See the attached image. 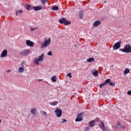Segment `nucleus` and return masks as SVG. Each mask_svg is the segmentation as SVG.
<instances>
[{
    "label": "nucleus",
    "mask_w": 131,
    "mask_h": 131,
    "mask_svg": "<svg viewBox=\"0 0 131 131\" xmlns=\"http://www.w3.org/2000/svg\"><path fill=\"white\" fill-rule=\"evenodd\" d=\"M51 37L45 39V42L41 46V49H46V48H48L51 44Z\"/></svg>",
    "instance_id": "f257e3e1"
},
{
    "label": "nucleus",
    "mask_w": 131,
    "mask_h": 131,
    "mask_svg": "<svg viewBox=\"0 0 131 131\" xmlns=\"http://www.w3.org/2000/svg\"><path fill=\"white\" fill-rule=\"evenodd\" d=\"M119 51H121V52H123V53H131V46L126 45L124 46V49H120Z\"/></svg>",
    "instance_id": "f03ea898"
},
{
    "label": "nucleus",
    "mask_w": 131,
    "mask_h": 131,
    "mask_svg": "<svg viewBox=\"0 0 131 131\" xmlns=\"http://www.w3.org/2000/svg\"><path fill=\"white\" fill-rule=\"evenodd\" d=\"M59 22L60 24H63L66 26L70 25V24H71V21H68V20L66 19V18L64 17H62L59 19Z\"/></svg>",
    "instance_id": "7ed1b4c3"
},
{
    "label": "nucleus",
    "mask_w": 131,
    "mask_h": 131,
    "mask_svg": "<svg viewBox=\"0 0 131 131\" xmlns=\"http://www.w3.org/2000/svg\"><path fill=\"white\" fill-rule=\"evenodd\" d=\"M43 59H45V54H42L41 55L38 56V58L35 59L34 62L36 65H39V62L43 61Z\"/></svg>",
    "instance_id": "20e7f679"
},
{
    "label": "nucleus",
    "mask_w": 131,
    "mask_h": 131,
    "mask_svg": "<svg viewBox=\"0 0 131 131\" xmlns=\"http://www.w3.org/2000/svg\"><path fill=\"white\" fill-rule=\"evenodd\" d=\"M120 47H121V41H118L114 45L113 50L116 51V50L120 49Z\"/></svg>",
    "instance_id": "39448f33"
},
{
    "label": "nucleus",
    "mask_w": 131,
    "mask_h": 131,
    "mask_svg": "<svg viewBox=\"0 0 131 131\" xmlns=\"http://www.w3.org/2000/svg\"><path fill=\"white\" fill-rule=\"evenodd\" d=\"M83 112L80 113L78 114L77 117L75 119L76 122H78L79 121H82V115H83Z\"/></svg>",
    "instance_id": "423d86ee"
},
{
    "label": "nucleus",
    "mask_w": 131,
    "mask_h": 131,
    "mask_svg": "<svg viewBox=\"0 0 131 131\" xmlns=\"http://www.w3.org/2000/svg\"><path fill=\"white\" fill-rule=\"evenodd\" d=\"M55 113H56L57 117H61L62 116V110L59 108H57L55 111Z\"/></svg>",
    "instance_id": "0eeeda50"
},
{
    "label": "nucleus",
    "mask_w": 131,
    "mask_h": 131,
    "mask_svg": "<svg viewBox=\"0 0 131 131\" xmlns=\"http://www.w3.org/2000/svg\"><path fill=\"white\" fill-rule=\"evenodd\" d=\"M8 56V50L5 49L1 54V58H6Z\"/></svg>",
    "instance_id": "6e6552de"
},
{
    "label": "nucleus",
    "mask_w": 131,
    "mask_h": 131,
    "mask_svg": "<svg viewBox=\"0 0 131 131\" xmlns=\"http://www.w3.org/2000/svg\"><path fill=\"white\" fill-rule=\"evenodd\" d=\"M26 45H27L29 47H31L33 48V46H34V43L30 41V40H27Z\"/></svg>",
    "instance_id": "1a4fd4ad"
},
{
    "label": "nucleus",
    "mask_w": 131,
    "mask_h": 131,
    "mask_svg": "<svg viewBox=\"0 0 131 131\" xmlns=\"http://www.w3.org/2000/svg\"><path fill=\"white\" fill-rule=\"evenodd\" d=\"M29 53V51L27 49L23 50L21 52H20V55L21 56H26L27 55V54Z\"/></svg>",
    "instance_id": "9d476101"
},
{
    "label": "nucleus",
    "mask_w": 131,
    "mask_h": 131,
    "mask_svg": "<svg viewBox=\"0 0 131 131\" xmlns=\"http://www.w3.org/2000/svg\"><path fill=\"white\" fill-rule=\"evenodd\" d=\"M121 129L123 128L124 129L125 128V126H123L122 125H116L114 127V129Z\"/></svg>",
    "instance_id": "9b49d317"
},
{
    "label": "nucleus",
    "mask_w": 131,
    "mask_h": 131,
    "mask_svg": "<svg viewBox=\"0 0 131 131\" xmlns=\"http://www.w3.org/2000/svg\"><path fill=\"white\" fill-rule=\"evenodd\" d=\"M30 113H31V114L33 116H35V114H36V108H31L30 110Z\"/></svg>",
    "instance_id": "f8f14e48"
},
{
    "label": "nucleus",
    "mask_w": 131,
    "mask_h": 131,
    "mask_svg": "<svg viewBox=\"0 0 131 131\" xmlns=\"http://www.w3.org/2000/svg\"><path fill=\"white\" fill-rule=\"evenodd\" d=\"M99 127H101L102 130H105V129H106V128L105 127V123H104L103 122H100Z\"/></svg>",
    "instance_id": "ddd939ff"
},
{
    "label": "nucleus",
    "mask_w": 131,
    "mask_h": 131,
    "mask_svg": "<svg viewBox=\"0 0 131 131\" xmlns=\"http://www.w3.org/2000/svg\"><path fill=\"white\" fill-rule=\"evenodd\" d=\"M34 11H40V10L42 9V6H37V7H33Z\"/></svg>",
    "instance_id": "4468645a"
},
{
    "label": "nucleus",
    "mask_w": 131,
    "mask_h": 131,
    "mask_svg": "<svg viewBox=\"0 0 131 131\" xmlns=\"http://www.w3.org/2000/svg\"><path fill=\"white\" fill-rule=\"evenodd\" d=\"M101 25V21L100 20H97L93 24L94 27H97L99 25Z\"/></svg>",
    "instance_id": "2eb2a0df"
},
{
    "label": "nucleus",
    "mask_w": 131,
    "mask_h": 131,
    "mask_svg": "<svg viewBox=\"0 0 131 131\" xmlns=\"http://www.w3.org/2000/svg\"><path fill=\"white\" fill-rule=\"evenodd\" d=\"M109 81H110V80H105V82L104 83L100 84L99 87L100 88V89H102L103 86H105V85H106V84L109 82Z\"/></svg>",
    "instance_id": "dca6fc26"
},
{
    "label": "nucleus",
    "mask_w": 131,
    "mask_h": 131,
    "mask_svg": "<svg viewBox=\"0 0 131 131\" xmlns=\"http://www.w3.org/2000/svg\"><path fill=\"white\" fill-rule=\"evenodd\" d=\"M96 122V121L95 120H93L92 121H90L89 122V125L90 126H91V127H93V126H95V122Z\"/></svg>",
    "instance_id": "f3484780"
},
{
    "label": "nucleus",
    "mask_w": 131,
    "mask_h": 131,
    "mask_svg": "<svg viewBox=\"0 0 131 131\" xmlns=\"http://www.w3.org/2000/svg\"><path fill=\"white\" fill-rule=\"evenodd\" d=\"M106 80H110L108 83L110 84V85H111V86H115V83L114 82H111V80L110 79H107Z\"/></svg>",
    "instance_id": "a211bd4d"
},
{
    "label": "nucleus",
    "mask_w": 131,
    "mask_h": 131,
    "mask_svg": "<svg viewBox=\"0 0 131 131\" xmlns=\"http://www.w3.org/2000/svg\"><path fill=\"white\" fill-rule=\"evenodd\" d=\"M58 101H55L53 102H50V104L51 105V106H56L58 105Z\"/></svg>",
    "instance_id": "6ab92c4d"
},
{
    "label": "nucleus",
    "mask_w": 131,
    "mask_h": 131,
    "mask_svg": "<svg viewBox=\"0 0 131 131\" xmlns=\"http://www.w3.org/2000/svg\"><path fill=\"white\" fill-rule=\"evenodd\" d=\"M23 13V11L22 10H17L16 11V15L17 16H20L21 15V13Z\"/></svg>",
    "instance_id": "aec40b11"
},
{
    "label": "nucleus",
    "mask_w": 131,
    "mask_h": 131,
    "mask_svg": "<svg viewBox=\"0 0 131 131\" xmlns=\"http://www.w3.org/2000/svg\"><path fill=\"white\" fill-rule=\"evenodd\" d=\"M51 80L53 82H56L57 81V76H54L51 78Z\"/></svg>",
    "instance_id": "412c9836"
},
{
    "label": "nucleus",
    "mask_w": 131,
    "mask_h": 131,
    "mask_svg": "<svg viewBox=\"0 0 131 131\" xmlns=\"http://www.w3.org/2000/svg\"><path fill=\"white\" fill-rule=\"evenodd\" d=\"M84 12L83 11H81L79 13V17L80 19H82V16H83Z\"/></svg>",
    "instance_id": "4be33fe9"
},
{
    "label": "nucleus",
    "mask_w": 131,
    "mask_h": 131,
    "mask_svg": "<svg viewBox=\"0 0 131 131\" xmlns=\"http://www.w3.org/2000/svg\"><path fill=\"white\" fill-rule=\"evenodd\" d=\"M94 61H95V58L93 57L87 59V62H94Z\"/></svg>",
    "instance_id": "5701e85b"
},
{
    "label": "nucleus",
    "mask_w": 131,
    "mask_h": 131,
    "mask_svg": "<svg viewBox=\"0 0 131 131\" xmlns=\"http://www.w3.org/2000/svg\"><path fill=\"white\" fill-rule=\"evenodd\" d=\"M51 9L53 10V11H58L59 10V7L57 6H54L52 7Z\"/></svg>",
    "instance_id": "b1692460"
},
{
    "label": "nucleus",
    "mask_w": 131,
    "mask_h": 131,
    "mask_svg": "<svg viewBox=\"0 0 131 131\" xmlns=\"http://www.w3.org/2000/svg\"><path fill=\"white\" fill-rule=\"evenodd\" d=\"M24 71V68L23 67H20L18 68V72H20V73H22Z\"/></svg>",
    "instance_id": "393cba45"
},
{
    "label": "nucleus",
    "mask_w": 131,
    "mask_h": 131,
    "mask_svg": "<svg viewBox=\"0 0 131 131\" xmlns=\"http://www.w3.org/2000/svg\"><path fill=\"white\" fill-rule=\"evenodd\" d=\"M130 72V71H129V69H126L124 71V74H127L128 73H129Z\"/></svg>",
    "instance_id": "a878e982"
},
{
    "label": "nucleus",
    "mask_w": 131,
    "mask_h": 131,
    "mask_svg": "<svg viewBox=\"0 0 131 131\" xmlns=\"http://www.w3.org/2000/svg\"><path fill=\"white\" fill-rule=\"evenodd\" d=\"M98 74H99L98 71H95L93 72V75H94V76H98Z\"/></svg>",
    "instance_id": "bb28decb"
},
{
    "label": "nucleus",
    "mask_w": 131,
    "mask_h": 131,
    "mask_svg": "<svg viewBox=\"0 0 131 131\" xmlns=\"http://www.w3.org/2000/svg\"><path fill=\"white\" fill-rule=\"evenodd\" d=\"M48 2V0H42L41 1V4L42 5H45L46 3Z\"/></svg>",
    "instance_id": "cd10ccee"
},
{
    "label": "nucleus",
    "mask_w": 131,
    "mask_h": 131,
    "mask_svg": "<svg viewBox=\"0 0 131 131\" xmlns=\"http://www.w3.org/2000/svg\"><path fill=\"white\" fill-rule=\"evenodd\" d=\"M27 10H31V6L29 5V4H27Z\"/></svg>",
    "instance_id": "c85d7f7f"
},
{
    "label": "nucleus",
    "mask_w": 131,
    "mask_h": 131,
    "mask_svg": "<svg viewBox=\"0 0 131 131\" xmlns=\"http://www.w3.org/2000/svg\"><path fill=\"white\" fill-rule=\"evenodd\" d=\"M48 56H53V52H52V51H50L48 52Z\"/></svg>",
    "instance_id": "c756f323"
},
{
    "label": "nucleus",
    "mask_w": 131,
    "mask_h": 131,
    "mask_svg": "<svg viewBox=\"0 0 131 131\" xmlns=\"http://www.w3.org/2000/svg\"><path fill=\"white\" fill-rule=\"evenodd\" d=\"M42 115H43V116H47V112L45 111L42 112Z\"/></svg>",
    "instance_id": "7c9ffc66"
},
{
    "label": "nucleus",
    "mask_w": 131,
    "mask_h": 131,
    "mask_svg": "<svg viewBox=\"0 0 131 131\" xmlns=\"http://www.w3.org/2000/svg\"><path fill=\"white\" fill-rule=\"evenodd\" d=\"M35 29H36V28H33L31 27H30V31H34V30H35Z\"/></svg>",
    "instance_id": "2f4dec72"
},
{
    "label": "nucleus",
    "mask_w": 131,
    "mask_h": 131,
    "mask_svg": "<svg viewBox=\"0 0 131 131\" xmlns=\"http://www.w3.org/2000/svg\"><path fill=\"white\" fill-rule=\"evenodd\" d=\"M85 131H90V127H86L84 128Z\"/></svg>",
    "instance_id": "473e14b6"
},
{
    "label": "nucleus",
    "mask_w": 131,
    "mask_h": 131,
    "mask_svg": "<svg viewBox=\"0 0 131 131\" xmlns=\"http://www.w3.org/2000/svg\"><path fill=\"white\" fill-rule=\"evenodd\" d=\"M67 76H69V77H72V75H71V73H68L67 75Z\"/></svg>",
    "instance_id": "72a5a7b5"
},
{
    "label": "nucleus",
    "mask_w": 131,
    "mask_h": 131,
    "mask_svg": "<svg viewBox=\"0 0 131 131\" xmlns=\"http://www.w3.org/2000/svg\"><path fill=\"white\" fill-rule=\"evenodd\" d=\"M64 122H67V120L62 119V121L61 122V123H64Z\"/></svg>",
    "instance_id": "f704fd0d"
},
{
    "label": "nucleus",
    "mask_w": 131,
    "mask_h": 131,
    "mask_svg": "<svg viewBox=\"0 0 131 131\" xmlns=\"http://www.w3.org/2000/svg\"><path fill=\"white\" fill-rule=\"evenodd\" d=\"M127 95L129 96H131V91H129L127 92Z\"/></svg>",
    "instance_id": "c9c22d12"
},
{
    "label": "nucleus",
    "mask_w": 131,
    "mask_h": 131,
    "mask_svg": "<svg viewBox=\"0 0 131 131\" xmlns=\"http://www.w3.org/2000/svg\"><path fill=\"white\" fill-rule=\"evenodd\" d=\"M6 73H10L11 72V70H8L6 71Z\"/></svg>",
    "instance_id": "e433bc0d"
},
{
    "label": "nucleus",
    "mask_w": 131,
    "mask_h": 131,
    "mask_svg": "<svg viewBox=\"0 0 131 131\" xmlns=\"http://www.w3.org/2000/svg\"><path fill=\"white\" fill-rule=\"evenodd\" d=\"M95 120H96V121H99L100 119H99V118H96L95 119Z\"/></svg>",
    "instance_id": "4c0bfd02"
},
{
    "label": "nucleus",
    "mask_w": 131,
    "mask_h": 131,
    "mask_svg": "<svg viewBox=\"0 0 131 131\" xmlns=\"http://www.w3.org/2000/svg\"><path fill=\"white\" fill-rule=\"evenodd\" d=\"M117 126H118V125H121V124H120V123H117V124L116 125Z\"/></svg>",
    "instance_id": "58836bf2"
},
{
    "label": "nucleus",
    "mask_w": 131,
    "mask_h": 131,
    "mask_svg": "<svg viewBox=\"0 0 131 131\" xmlns=\"http://www.w3.org/2000/svg\"><path fill=\"white\" fill-rule=\"evenodd\" d=\"M39 81H42V79H38Z\"/></svg>",
    "instance_id": "ea45409f"
},
{
    "label": "nucleus",
    "mask_w": 131,
    "mask_h": 131,
    "mask_svg": "<svg viewBox=\"0 0 131 131\" xmlns=\"http://www.w3.org/2000/svg\"><path fill=\"white\" fill-rule=\"evenodd\" d=\"M0 123H2V120L0 119Z\"/></svg>",
    "instance_id": "a19ab883"
}]
</instances>
